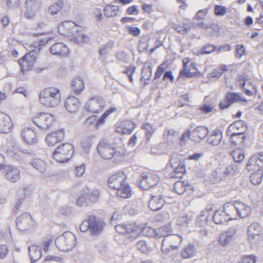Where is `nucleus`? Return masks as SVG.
<instances>
[{
    "mask_svg": "<svg viewBox=\"0 0 263 263\" xmlns=\"http://www.w3.org/2000/svg\"><path fill=\"white\" fill-rule=\"evenodd\" d=\"M64 2L62 0H60L55 2L54 4L50 6L48 9L49 13L51 15H54L60 11L61 8L63 7Z\"/></svg>",
    "mask_w": 263,
    "mask_h": 263,
    "instance_id": "52",
    "label": "nucleus"
},
{
    "mask_svg": "<svg viewBox=\"0 0 263 263\" xmlns=\"http://www.w3.org/2000/svg\"><path fill=\"white\" fill-rule=\"evenodd\" d=\"M90 217H88L87 219L84 220L80 226V229L82 232H86L90 230Z\"/></svg>",
    "mask_w": 263,
    "mask_h": 263,
    "instance_id": "59",
    "label": "nucleus"
},
{
    "mask_svg": "<svg viewBox=\"0 0 263 263\" xmlns=\"http://www.w3.org/2000/svg\"><path fill=\"white\" fill-rule=\"evenodd\" d=\"M140 228L141 230L140 233V236H141V234H144L148 236H151V237H153V236L157 237V229H154L151 228V227L147 225H140Z\"/></svg>",
    "mask_w": 263,
    "mask_h": 263,
    "instance_id": "42",
    "label": "nucleus"
},
{
    "mask_svg": "<svg viewBox=\"0 0 263 263\" xmlns=\"http://www.w3.org/2000/svg\"><path fill=\"white\" fill-rule=\"evenodd\" d=\"M198 75L199 72L197 71L195 64L191 63L189 66L185 67L182 71H180L178 79H179L182 76H186V78H192V77H195Z\"/></svg>",
    "mask_w": 263,
    "mask_h": 263,
    "instance_id": "31",
    "label": "nucleus"
},
{
    "mask_svg": "<svg viewBox=\"0 0 263 263\" xmlns=\"http://www.w3.org/2000/svg\"><path fill=\"white\" fill-rule=\"evenodd\" d=\"M226 99L229 102L230 105L232 103L238 102V101H245L240 94L233 92L227 93L226 95Z\"/></svg>",
    "mask_w": 263,
    "mask_h": 263,
    "instance_id": "48",
    "label": "nucleus"
},
{
    "mask_svg": "<svg viewBox=\"0 0 263 263\" xmlns=\"http://www.w3.org/2000/svg\"><path fill=\"white\" fill-rule=\"evenodd\" d=\"M142 128L145 131V134L147 140H150L152 136L156 131L155 128L153 125L148 123V122H145L144 124H142Z\"/></svg>",
    "mask_w": 263,
    "mask_h": 263,
    "instance_id": "45",
    "label": "nucleus"
},
{
    "mask_svg": "<svg viewBox=\"0 0 263 263\" xmlns=\"http://www.w3.org/2000/svg\"><path fill=\"white\" fill-rule=\"evenodd\" d=\"M195 249L193 245L189 244L181 251V256L183 258L187 259L194 255Z\"/></svg>",
    "mask_w": 263,
    "mask_h": 263,
    "instance_id": "43",
    "label": "nucleus"
},
{
    "mask_svg": "<svg viewBox=\"0 0 263 263\" xmlns=\"http://www.w3.org/2000/svg\"><path fill=\"white\" fill-rule=\"evenodd\" d=\"M233 159L237 162H241L245 158V154L242 149L237 148L233 150L231 153Z\"/></svg>",
    "mask_w": 263,
    "mask_h": 263,
    "instance_id": "46",
    "label": "nucleus"
},
{
    "mask_svg": "<svg viewBox=\"0 0 263 263\" xmlns=\"http://www.w3.org/2000/svg\"><path fill=\"white\" fill-rule=\"evenodd\" d=\"M237 229L235 228H232L222 232L219 236L218 240L220 244L224 247L229 245L234 238V235Z\"/></svg>",
    "mask_w": 263,
    "mask_h": 263,
    "instance_id": "19",
    "label": "nucleus"
},
{
    "mask_svg": "<svg viewBox=\"0 0 263 263\" xmlns=\"http://www.w3.org/2000/svg\"><path fill=\"white\" fill-rule=\"evenodd\" d=\"M183 164L181 162V155L174 153L171 159V165L172 167H178V165Z\"/></svg>",
    "mask_w": 263,
    "mask_h": 263,
    "instance_id": "55",
    "label": "nucleus"
},
{
    "mask_svg": "<svg viewBox=\"0 0 263 263\" xmlns=\"http://www.w3.org/2000/svg\"><path fill=\"white\" fill-rule=\"evenodd\" d=\"M236 208L238 216L242 218L249 216L251 211L250 206L240 202L236 203Z\"/></svg>",
    "mask_w": 263,
    "mask_h": 263,
    "instance_id": "32",
    "label": "nucleus"
},
{
    "mask_svg": "<svg viewBox=\"0 0 263 263\" xmlns=\"http://www.w3.org/2000/svg\"><path fill=\"white\" fill-rule=\"evenodd\" d=\"M137 249L143 253H150L151 249L149 245L145 240H142L138 241L136 244Z\"/></svg>",
    "mask_w": 263,
    "mask_h": 263,
    "instance_id": "50",
    "label": "nucleus"
},
{
    "mask_svg": "<svg viewBox=\"0 0 263 263\" xmlns=\"http://www.w3.org/2000/svg\"><path fill=\"white\" fill-rule=\"evenodd\" d=\"M174 188L176 193L179 195H182L186 190H193L192 185H190L187 182L184 181H177L174 185Z\"/></svg>",
    "mask_w": 263,
    "mask_h": 263,
    "instance_id": "33",
    "label": "nucleus"
},
{
    "mask_svg": "<svg viewBox=\"0 0 263 263\" xmlns=\"http://www.w3.org/2000/svg\"><path fill=\"white\" fill-rule=\"evenodd\" d=\"M76 27L77 24L72 22V21H64L59 25L58 31L61 34L69 37V39L71 40Z\"/></svg>",
    "mask_w": 263,
    "mask_h": 263,
    "instance_id": "14",
    "label": "nucleus"
},
{
    "mask_svg": "<svg viewBox=\"0 0 263 263\" xmlns=\"http://www.w3.org/2000/svg\"><path fill=\"white\" fill-rule=\"evenodd\" d=\"M104 224L102 222L97 221L96 218L90 216V231L92 234L97 235L102 232Z\"/></svg>",
    "mask_w": 263,
    "mask_h": 263,
    "instance_id": "35",
    "label": "nucleus"
},
{
    "mask_svg": "<svg viewBox=\"0 0 263 263\" xmlns=\"http://www.w3.org/2000/svg\"><path fill=\"white\" fill-rule=\"evenodd\" d=\"M263 165V155L253 156L247 162V169L249 171H256L262 168Z\"/></svg>",
    "mask_w": 263,
    "mask_h": 263,
    "instance_id": "18",
    "label": "nucleus"
},
{
    "mask_svg": "<svg viewBox=\"0 0 263 263\" xmlns=\"http://www.w3.org/2000/svg\"><path fill=\"white\" fill-rule=\"evenodd\" d=\"M250 179L252 183L254 184L260 183L262 179V168H260L258 171H255V172L251 175Z\"/></svg>",
    "mask_w": 263,
    "mask_h": 263,
    "instance_id": "51",
    "label": "nucleus"
},
{
    "mask_svg": "<svg viewBox=\"0 0 263 263\" xmlns=\"http://www.w3.org/2000/svg\"><path fill=\"white\" fill-rule=\"evenodd\" d=\"M152 75V66H144L142 70V79L145 80L150 79Z\"/></svg>",
    "mask_w": 263,
    "mask_h": 263,
    "instance_id": "56",
    "label": "nucleus"
},
{
    "mask_svg": "<svg viewBox=\"0 0 263 263\" xmlns=\"http://www.w3.org/2000/svg\"><path fill=\"white\" fill-rule=\"evenodd\" d=\"M126 180V176L123 173L112 175L111 176L109 177V186L118 191L124 184Z\"/></svg>",
    "mask_w": 263,
    "mask_h": 263,
    "instance_id": "12",
    "label": "nucleus"
},
{
    "mask_svg": "<svg viewBox=\"0 0 263 263\" xmlns=\"http://www.w3.org/2000/svg\"><path fill=\"white\" fill-rule=\"evenodd\" d=\"M224 208L225 210V213L226 214V218L227 219V221L236 219L237 215L236 214V203L235 205L227 204L224 205Z\"/></svg>",
    "mask_w": 263,
    "mask_h": 263,
    "instance_id": "37",
    "label": "nucleus"
},
{
    "mask_svg": "<svg viewBox=\"0 0 263 263\" xmlns=\"http://www.w3.org/2000/svg\"><path fill=\"white\" fill-rule=\"evenodd\" d=\"M117 195L122 198H128L131 196V189L130 186L127 185L125 182L119 189Z\"/></svg>",
    "mask_w": 263,
    "mask_h": 263,
    "instance_id": "40",
    "label": "nucleus"
},
{
    "mask_svg": "<svg viewBox=\"0 0 263 263\" xmlns=\"http://www.w3.org/2000/svg\"><path fill=\"white\" fill-rule=\"evenodd\" d=\"M181 236L176 234L169 235L163 238L162 245V252L164 254H168L171 250L178 249V245L182 241Z\"/></svg>",
    "mask_w": 263,
    "mask_h": 263,
    "instance_id": "6",
    "label": "nucleus"
},
{
    "mask_svg": "<svg viewBox=\"0 0 263 263\" xmlns=\"http://www.w3.org/2000/svg\"><path fill=\"white\" fill-rule=\"evenodd\" d=\"M135 123L132 121H124L116 128V131L121 134H130L135 128Z\"/></svg>",
    "mask_w": 263,
    "mask_h": 263,
    "instance_id": "28",
    "label": "nucleus"
},
{
    "mask_svg": "<svg viewBox=\"0 0 263 263\" xmlns=\"http://www.w3.org/2000/svg\"><path fill=\"white\" fill-rule=\"evenodd\" d=\"M167 67V64L163 63L160 64L156 72H155V79H157L160 78L161 74L163 73L165 69Z\"/></svg>",
    "mask_w": 263,
    "mask_h": 263,
    "instance_id": "60",
    "label": "nucleus"
},
{
    "mask_svg": "<svg viewBox=\"0 0 263 263\" xmlns=\"http://www.w3.org/2000/svg\"><path fill=\"white\" fill-rule=\"evenodd\" d=\"M36 57L33 53H28L24 55L22 60H18V63L23 72L30 70L35 63Z\"/></svg>",
    "mask_w": 263,
    "mask_h": 263,
    "instance_id": "15",
    "label": "nucleus"
},
{
    "mask_svg": "<svg viewBox=\"0 0 263 263\" xmlns=\"http://www.w3.org/2000/svg\"><path fill=\"white\" fill-rule=\"evenodd\" d=\"M227 11V8L222 5H215L214 8V14L217 15H224Z\"/></svg>",
    "mask_w": 263,
    "mask_h": 263,
    "instance_id": "63",
    "label": "nucleus"
},
{
    "mask_svg": "<svg viewBox=\"0 0 263 263\" xmlns=\"http://www.w3.org/2000/svg\"><path fill=\"white\" fill-rule=\"evenodd\" d=\"M193 23L194 26L202 28V29H207L210 26L209 23L205 20L204 17H194Z\"/></svg>",
    "mask_w": 263,
    "mask_h": 263,
    "instance_id": "47",
    "label": "nucleus"
},
{
    "mask_svg": "<svg viewBox=\"0 0 263 263\" xmlns=\"http://www.w3.org/2000/svg\"><path fill=\"white\" fill-rule=\"evenodd\" d=\"M172 229L171 228V226L170 225L163 226L160 228H158L157 229V237L165 238L166 236L169 235L168 233H171L172 232Z\"/></svg>",
    "mask_w": 263,
    "mask_h": 263,
    "instance_id": "49",
    "label": "nucleus"
},
{
    "mask_svg": "<svg viewBox=\"0 0 263 263\" xmlns=\"http://www.w3.org/2000/svg\"><path fill=\"white\" fill-rule=\"evenodd\" d=\"M51 53L53 54H58L61 56L66 55L68 51V48L65 45L61 43H57L50 48Z\"/></svg>",
    "mask_w": 263,
    "mask_h": 263,
    "instance_id": "34",
    "label": "nucleus"
},
{
    "mask_svg": "<svg viewBox=\"0 0 263 263\" xmlns=\"http://www.w3.org/2000/svg\"><path fill=\"white\" fill-rule=\"evenodd\" d=\"M16 224L22 231L33 229L35 222L32 217L28 213L21 214L17 219Z\"/></svg>",
    "mask_w": 263,
    "mask_h": 263,
    "instance_id": "9",
    "label": "nucleus"
},
{
    "mask_svg": "<svg viewBox=\"0 0 263 263\" xmlns=\"http://www.w3.org/2000/svg\"><path fill=\"white\" fill-rule=\"evenodd\" d=\"M72 87L76 94H79L84 89V82L81 78H76L73 79Z\"/></svg>",
    "mask_w": 263,
    "mask_h": 263,
    "instance_id": "38",
    "label": "nucleus"
},
{
    "mask_svg": "<svg viewBox=\"0 0 263 263\" xmlns=\"http://www.w3.org/2000/svg\"><path fill=\"white\" fill-rule=\"evenodd\" d=\"M209 130L206 127L198 126L193 130L192 139L196 142H199L208 134Z\"/></svg>",
    "mask_w": 263,
    "mask_h": 263,
    "instance_id": "25",
    "label": "nucleus"
},
{
    "mask_svg": "<svg viewBox=\"0 0 263 263\" xmlns=\"http://www.w3.org/2000/svg\"><path fill=\"white\" fill-rule=\"evenodd\" d=\"M64 130H59L53 132L48 134L46 138V142L49 146H53L64 139Z\"/></svg>",
    "mask_w": 263,
    "mask_h": 263,
    "instance_id": "22",
    "label": "nucleus"
},
{
    "mask_svg": "<svg viewBox=\"0 0 263 263\" xmlns=\"http://www.w3.org/2000/svg\"><path fill=\"white\" fill-rule=\"evenodd\" d=\"M160 181V177L156 173H143L139 182V186L142 190H148L155 186Z\"/></svg>",
    "mask_w": 263,
    "mask_h": 263,
    "instance_id": "8",
    "label": "nucleus"
},
{
    "mask_svg": "<svg viewBox=\"0 0 263 263\" xmlns=\"http://www.w3.org/2000/svg\"><path fill=\"white\" fill-rule=\"evenodd\" d=\"M31 262H33L41 258L42 256L41 247L36 245H31L28 248Z\"/></svg>",
    "mask_w": 263,
    "mask_h": 263,
    "instance_id": "36",
    "label": "nucleus"
},
{
    "mask_svg": "<svg viewBox=\"0 0 263 263\" xmlns=\"http://www.w3.org/2000/svg\"><path fill=\"white\" fill-rule=\"evenodd\" d=\"M85 108L92 113H98L104 108V102L101 97H92L87 102Z\"/></svg>",
    "mask_w": 263,
    "mask_h": 263,
    "instance_id": "10",
    "label": "nucleus"
},
{
    "mask_svg": "<svg viewBox=\"0 0 263 263\" xmlns=\"http://www.w3.org/2000/svg\"><path fill=\"white\" fill-rule=\"evenodd\" d=\"M246 129L247 126L242 121H237L229 125L228 129V134L238 133V134L243 135Z\"/></svg>",
    "mask_w": 263,
    "mask_h": 263,
    "instance_id": "30",
    "label": "nucleus"
},
{
    "mask_svg": "<svg viewBox=\"0 0 263 263\" xmlns=\"http://www.w3.org/2000/svg\"><path fill=\"white\" fill-rule=\"evenodd\" d=\"M6 171V176L8 180L15 182L20 178V171L12 165H7L5 168Z\"/></svg>",
    "mask_w": 263,
    "mask_h": 263,
    "instance_id": "24",
    "label": "nucleus"
},
{
    "mask_svg": "<svg viewBox=\"0 0 263 263\" xmlns=\"http://www.w3.org/2000/svg\"><path fill=\"white\" fill-rule=\"evenodd\" d=\"M256 261V256L254 255H248L243 257L238 263H255Z\"/></svg>",
    "mask_w": 263,
    "mask_h": 263,
    "instance_id": "62",
    "label": "nucleus"
},
{
    "mask_svg": "<svg viewBox=\"0 0 263 263\" xmlns=\"http://www.w3.org/2000/svg\"><path fill=\"white\" fill-rule=\"evenodd\" d=\"M246 54V48L243 45H237L236 47V57L241 58Z\"/></svg>",
    "mask_w": 263,
    "mask_h": 263,
    "instance_id": "58",
    "label": "nucleus"
},
{
    "mask_svg": "<svg viewBox=\"0 0 263 263\" xmlns=\"http://www.w3.org/2000/svg\"><path fill=\"white\" fill-rule=\"evenodd\" d=\"M165 201L161 195H152L149 202L150 210L158 211L164 205Z\"/></svg>",
    "mask_w": 263,
    "mask_h": 263,
    "instance_id": "20",
    "label": "nucleus"
},
{
    "mask_svg": "<svg viewBox=\"0 0 263 263\" xmlns=\"http://www.w3.org/2000/svg\"><path fill=\"white\" fill-rule=\"evenodd\" d=\"M116 110V108H115V107H112L111 108H109L106 111L104 112L101 117L99 118L98 120L96 116H90L87 119L86 121H85L84 124L87 126H89L95 124L96 127L98 128L100 125L103 124L104 119L107 118L108 116H109L110 114L114 112Z\"/></svg>",
    "mask_w": 263,
    "mask_h": 263,
    "instance_id": "13",
    "label": "nucleus"
},
{
    "mask_svg": "<svg viewBox=\"0 0 263 263\" xmlns=\"http://www.w3.org/2000/svg\"><path fill=\"white\" fill-rule=\"evenodd\" d=\"M13 127V123L9 116L4 112H0V132L9 133Z\"/></svg>",
    "mask_w": 263,
    "mask_h": 263,
    "instance_id": "17",
    "label": "nucleus"
},
{
    "mask_svg": "<svg viewBox=\"0 0 263 263\" xmlns=\"http://www.w3.org/2000/svg\"><path fill=\"white\" fill-rule=\"evenodd\" d=\"M97 149L99 155L105 159H110L112 158H121L125 155L124 152L117 151L114 146L104 141L99 143Z\"/></svg>",
    "mask_w": 263,
    "mask_h": 263,
    "instance_id": "3",
    "label": "nucleus"
},
{
    "mask_svg": "<svg viewBox=\"0 0 263 263\" xmlns=\"http://www.w3.org/2000/svg\"><path fill=\"white\" fill-rule=\"evenodd\" d=\"M65 107L69 112H76L79 109V101L75 97H68L66 100Z\"/></svg>",
    "mask_w": 263,
    "mask_h": 263,
    "instance_id": "29",
    "label": "nucleus"
},
{
    "mask_svg": "<svg viewBox=\"0 0 263 263\" xmlns=\"http://www.w3.org/2000/svg\"><path fill=\"white\" fill-rule=\"evenodd\" d=\"M89 40V35L84 32L81 27H78L77 25L72 34V36H71V40L77 44H82V43L88 42Z\"/></svg>",
    "mask_w": 263,
    "mask_h": 263,
    "instance_id": "21",
    "label": "nucleus"
},
{
    "mask_svg": "<svg viewBox=\"0 0 263 263\" xmlns=\"http://www.w3.org/2000/svg\"><path fill=\"white\" fill-rule=\"evenodd\" d=\"M116 231L125 236L128 239H134L140 237V225L135 222L120 223L115 227Z\"/></svg>",
    "mask_w": 263,
    "mask_h": 263,
    "instance_id": "2",
    "label": "nucleus"
},
{
    "mask_svg": "<svg viewBox=\"0 0 263 263\" xmlns=\"http://www.w3.org/2000/svg\"><path fill=\"white\" fill-rule=\"evenodd\" d=\"M32 165L33 167L36 168L38 171L44 172L45 171L47 165L45 161L40 159H35L32 161Z\"/></svg>",
    "mask_w": 263,
    "mask_h": 263,
    "instance_id": "53",
    "label": "nucleus"
},
{
    "mask_svg": "<svg viewBox=\"0 0 263 263\" xmlns=\"http://www.w3.org/2000/svg\"><path fill=\"white\" fill-rule=\"evenodd\" d=\"M22 136L25 142L28 144L35 143L38 140L35 131L30 128H23L22 131Z\"/></svg>",
    "mask_w": 263,
    "mask_h": 263,
    "instance_id": "23",
    "label": "nucleus"
},
{
    "mask_svg": "<svg viewBox=\"0 0 263 263\" xmlns=\"http://www.w3.org/2000/svg\"><path fill=\"white\" fill-rule=\"evenodd\" d=\"M54 121V116L49 112L37 113L32 118L33 123L43 129L50 127Z\"/></svg>",
    "mask_w": 263,
    "mask_h": 263,
    "instance_id": "7",
    "label": "nucleus"
},
{
    "mask_svg": "<svg viewBox=\"0 0 263 263\" xmlns=\"http://www.w3.org/2000/svg\"><path fill=\"white\" fill-rule=\"evenodd\" d=\"M213 220L214 222L217 224H221L225 222H227L224 208L223 211L217 210L214 212Z\"/></svg>",
    "mask_w": 263,
    "mask_h": 263,
    "instance_id": "41",
    "label": "nucleus"
},
{
    "mask_svg": "<svg viewBox=\"0 0 263 263\" xmlns=\"http://www.w3.org/2000/svg\"><path fill=\"white\" fill-rule=\"evenodd\" d=\"M76 239L71 232H66L55 239V245L58 249L68 251L74 248Z\"/></svg>",
    "mask_w": 263,
    "mask_h": 263,
    "instance_id": "5",
    "label": "nucleus"
},
{
    "mask_svg": "<svg viewBox=\"0 0 263 263\" xmlns=\"http://www.w3.org/2000/svg\"><path fill=\"white\" fill-rule=\"evenodd\" d=\"M222 140V132L220 129L213 130L208 138L209 144L213 146H217Z\"/></svg>",
    "mask_w": 263,
    "mask_h": 263,
    "instance_id": "27",
    "label": "nucleus"
},
{
    "mask_svg": "<svg viewBox=\"0 0 263 263\" xmlns=\"http://www.w3.org/2000/svg\"><path fill=\"white\" fill-rule=\"evenodd\" d=\"M174 168L172 173H171V177L174 178H181L186 172L185 166L184 164L178 165Z\"/></svg>",
    "mask_w": 263,
    "mask_h": 263,
    "instance_id": "44",
    "label": "nucleus"
},
{
    "mask_svg": "<svg viewBox=\"0 0 263 263\" xmlns=\"http://www.w3.org/2000/svg\"><path fill=\"white\" fill-rule=\"evenodd\" d=\"M254 227L250 226L248 230V239L250 243L256 245L259 243L261 240V236L260 234H254L253 232Z\"/></svg>",
    "mask_w": 263,
    "mask_h": 263,
    "instance_id": "39",
    "label": "nucleus"
},
{
    "mask_svg": "<svg viewBox=\"0 0 263 263\" xmlns=\"http://www.w3.org/2000/svg\"><path fill=\"white\" fill-rule=\"evenodd\" d=\"M25 5L26 17L34 16L39 10L40 4L37 0H26Z\"/></svg>",
    "mask_w": 263,
    "mask_h": 263,
    "instance_id": "16",
    "label": "nucleus"
},
{
    "mask_svg": "<svg viewBox=\"0 0 263 263\" xmlns=\"http://www.w3.org/2000/svg\"><path fill=\"white\" fill-rule=\"evenodd\" d=\"M217 47L214 45L207 44L201 48L200 53L202 54H210L216 50Z\"/></svg>",
    "mask_w": 263,
    "mask_h": 263,
    "instance_id": "57",
    "label": "nucleus"
},
{
    "mask_svg": "<svg viewBox=\"0 0 263 263\" xmlns=\"http://www.w3.org/2000/svg\"><path fill=\"white\" fill-rule=\"evenodd\" d=\"M74 147L69 143H63L55 149L53 158L59 162H66L73 155Z\"/></svg>",
    "mask_w": 263,
    "mask_h": 263,
    "instance_id": "4",
    "label": "nucleus"
},
{
    "mask_svg": "<svg viewBox=\"0 0 263 263\" xmlns=\"http://www.w3.org/2000/svg\"><path fill=\"white\" fill-rule=\"evenodd\" d=\"M100 193L97 190H91L86 193H82L80 196L77 203L79 205H83L85 204L93 203L97 202L99 199Z\"/></svg>",
    "mask_w": 263,
    "mask_h": 263,
    "instance_id": "11",
    "label": "nucleus"
},
{
    "mask_svg": "<svg viewBox=\"0 0 263 263\" xmlns=\"http://www.w3.org/2000/svg\"><path fill=\"white\" fill-rule=\"evenodd\" d=\"M238 81L241 87L245 89L246 93L248 95L251 94V88L255 89V85H253L250 79L248 78L245 74L239 76Z\"/></svg>",
    "mask_w": 263,
    "mask_h": 263,
    "instance_id": "26",
    "label": "nucleus"
},
{
    "mask_svg": "<svg viewBox=\"0 0 263 263\" xmlns=\"http://www.w3.org/2000/svg\"><path fill=\"white\" fill-rule=\"evenodd\" d=\"M53 239L51 237H45L43 238V249L45 251L49 250V247L52 242Z\"/></svg>",
    "mask_w": 263,
    "mask_h": 263,
    "instance_id": "64",
    "label": "nucleus"
},
{
    "mask_svg": "<svg viewBox=\"0 0 263 263\" xmlns=\"http://www.w3.org/2000/svg\"><path fill=\"white\" fill-rule=\"evenodd\" d=\"M191 219V217L189 216L187 214L181 216L178 219V224L180 226H186Z\"/></svg>",
    "mask_w": 263,
    "mask_h": 263,
    "instance_id": "61",
    "label": "nucleus"
},
{
    "mask_svg": "<svg viewBox=\"0 0 263 263\" xmlns=\"http://www.w3.org/2000/svg\"><path fill=\"white\" fill-rule=\"evenodd\" d=\"M41 104L47 107L59 106L61 103V93L58 88L49 87L44 88L40 93Z\"/></svg>",
    "mask_w": 263,
    "mask_h": 263,
    "instance_id": "1",
    "label": "nucleus"
},
{
    "mask_svg": "<svg viewBox=\"0 0 263 263\" xmlns=\"http://www.w3.org/2000/svg\"><path fill=\"white\" fill-rule=\"evenodd\" d=\"M231 142L234 144L242 143L245 140V136L238 133H230Z\"/></svg>",
    "mask_w": 263,
    "mask_h": 263,
    "instance_id": "54",
    "label": "nucleus"
}]
</instances>
